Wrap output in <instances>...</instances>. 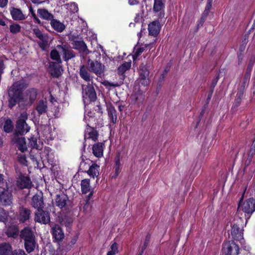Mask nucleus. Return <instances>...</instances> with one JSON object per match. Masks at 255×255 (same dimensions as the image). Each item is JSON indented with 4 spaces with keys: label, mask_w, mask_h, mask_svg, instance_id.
I'll return each instance as SVG.
<instances>
[{
    "label": "nucleus",
    "mask_w": 255,
    "mask_h": 255,
    "mask_svg": "<svg viewBox=\"0 0 255 255\" xmlns=\"http://www.w3.org/2000/svg\"><path fill=\"white\" fill-rule=\"evenodd\" d=\"M19 236L24 242L30 240L35 239L33 232L29 227H25L22 229L20 232Z\"/></svg>",
    "instance_id": "aec40b11"
},
{
    "label": "nucleus",
    "mask_w": 255,
    "mask_h": 255,
    "mask_svg": "<svg viewBox=\"0 0 255 255\" xmlns=\"http://www.w3.org/2000/svg\"><path fill=\"white\" fill-rule=\"evenodd\" d=\"M98 132L97 130L87 125L86 128L85 130L84 139H91L93 141H96L98 139Z\"/></svg>",
    "instance_id": "4be33fe9"
},
{
    "label": "nucleus",
    "mask_w": 255,
    "mask_h": 255,
    "mask_svg": "<svg viewBox=\"0 0 255 255\" xmlns=\"http://www.w3.org/2000/svg\"><path fill=\"white\" fill-rule=\"evenodd\" d=\"M51 27L57 32H62L65 28V25L57 19H53L50 21Z\"/></svg>",
    "instance_id": "7c9ffc66"
},
{
    "label": "nucleus",
    "mask_w": 255,
    "mask_h": 255,
    "mask_svg": "<svg viewBox=\"0 0 255 255\" xmlns=\"http://www.w3.org/2000/svg\"><path fill=\"white\" fill-rule=\"evenodd\" d=\"M47 104V102L43 100H40L37 102L35 109L38 116L47 113L48 111Z\"/></svg>",
    "instance_id": "b1692460"
},
{
    "label": "nucleus",
    "mask_w": 255,
    "mask_h": 255,
    "mask_svg": "<svg viewBox=\"0 0 255 255\" xmlns=\"http://www.w3.org/2000/svg\"><path fill=\"white\" fill-rule=\"evenodd\" d=\"M244 56L243 54L240 53L238 55V64H240L242 62Z\"/></svg>",
    "instance_id": "69168bd1"
},
{
    "label": "nucleus",
    "mask_w": 255,
    "mask_h": 255,
    "mask_svg": "<svg viewBox=\"0 0 255 255\" xmlns=\"http://www.w3.org/2000/svg\"><path fill=\"white\" fill-rule=\"evenodd\" d=\"M207 1H208V3L206 5L205 9V10L203 12V14L204 15V17H206L207 15L208 14L209 11L212 7V3L213 0H207Z\"/></svg>",
    "instance_id": "de8ad7c7"
},
{
    "label": "nucleus",
    "mask_w": 255,
    "mask_h": 255,
    "mask_svg": "<svg viewBox=\"0 0 255 255\" xmlns=\"http://www.w3.org/2000/svg\"><path fill=\"white\" fill-rule=\"evenodd\" d=\"M27 87V85L23 80L15 82L9 88L8 92V106L12 109L20 101L22 97L24 89Z\"/></svg>",
    "instance_id": "f257e3e1"
},
{
    "label": "nucleus",
    "mask_w": 255,
    "mask_h": 255,
    "mask_svg": "<svg viewBox=\"0 0 255 255\" xmlns=\"http://www.w3.org/2000/svg\"><path fill=\"white\" fill-rule=\"evenodd\" d=\"M72 45L74 49L79 51L80 56L83 59H85L87 55L91 52L83 40L75 41V43H73Z\"/></svg>",
    "instance_id": "6e6552de"
},
{
    "label": "nucleus",
    "mask_w": 255,
    "mask_h": 255,
    "mask_svg": "<svg viewBox=\"0 0 255 255\" xmlns=\"http://www.w3.org/2000/svg\"><path fill=\"white\" fill-rule=\"evenodd\" d=\"M59 51L57 49H53L50 52V58L55 61V62L62 63V60L59 55Z\"/></svg>",
    "instance_id": "79ce46f5"
},
{
    "label": "nucleus",
    "mask_w": 255,
    "mask_h": 255,
    "mask_svg": "<svg viewBox=\"0 0 255 255\" xmlns=\"http://www.w3.org/2000/svg\"><path fill=\"white\" fill-rule=\"evenodd\" d=\"M56 48L62 55L63 58L65 61L67 62L76 57L75 52L67 44H62L61 45H57Z\"/></svg>",
    "instance_id": "f03ea898"
},
{
    "label": "nucleus",
    "mask_w": 255,
    "mask_h": 255,
    "mask_svg": "<svg viewBox=\"0 0 255 255\" xmlns=\"http://www.w3.org/2000/svg\"><path fill=\"white\" fill-rule=\"evenodd\" d=\"M68 201V197L64 193L58 194L55 199L56 205L60 208L65 207Z\"/></svg>",
    "instance_id": "bb28decb"
},
{
    "label": "nucleus",
    "mask_w": 255,
    "mask_h": 255,
    "mask_svg": "<svg viewBox=\"0 0 255 255\" xmlns=\"http://www.w3.org/2000/svg\"><path fill=\"white\" fill-rule=\"evenodd\" d=\"M149 47H151V48H149V50H150L152 47L154 48V50L155 49V47L153 46V44H151L145 46V47H139L134 49V54L133 55V58L134 60L135 58H137L143 51H145V49H148Z\"/></svg>",
    "instance_id": "ea45409f"
},
{
    "label": "nucleus",
    "mask_w": 255,
    "mask_h": 255,
    "mask_svg": "<svg viewBox=\"0 0 255 255\" xmlns=\"http://www.w3.org/2000/svg\"><path fill=\"white\" fill-rule=\"evenodd\" d=\"M12 255H27L23 250H15L12 253Z\"/></svg>",
    "instance_id": "864d4df0"
},
{
    "label": "nucleus",
    "mask_w": 255,
    "mask_h": 255,
    "mask_svg": "<svg viewBox=\"0 0 255 255\" xmlns=\"http://www.w3.org/2000/svg\"><path fill=\"white\" fill-rule=\"evenodd\" d=\"M114 168H115V177H116L119 175V174L121 171V169H120V166H115Z\"/></svg>",
    "instance_id": "338daca9"
},
{
    "label": "nucleus",
    "mask_w": 255,
    "mask_h": 255,
    "mask_svg": "<svg viewBox=\"0 0 255 255\" xmlns=\"http://www.w3.org/2000/svg\"><path fill=\"white\" fill-rule=\"evenodd\" d=\"M100 166L96 163H93L86 171L88 174L91 177L95 178L99 174Z\"/></svg>",
    "instance_id": "f704fd0d"
},
{
    "label": "nucleus",
    "mask_w": 255,
    "mask_h": 255,
    "mask_svg": "<svg viewBox=\"0 0 255 255\" xmlns=\"http://www.w3.org/2000/svg\"><path fill=\"white\" fill-rule=\"evenodd\" d=\"M29 12L30 13H31L32 17H34L35 16H36V14L34 12V11L32 8V7L31 6H29Z\"/></svg>",
    "instance_id": "774afa93"
},
{
    "label": "nucleus",
    "mask_w": 255,
    "mask_h": 255,
    "mask_svg": "<svg viewBox=\"0 0 255 255\" xmlns=\"http://www.w3.org/2000/svg\"><path fill=\"white\" fill-rule=\"evenodd\" d=\"M8 3V0H0V7H5Z\"/></svg>",
    "instance_id": "680f3d73"
},
{
    "label": "nucleus",
    "mask_w": 255,
    "mask_h": 255,
    "mask_svg": "<svg viewBox=\"0 0 255 255\" xmlns=\"http://www.w3.org/2000/svg\"><path fill=\"white\" fill-rule=\"evenodd\" d=\"M251 77V69L248 68L246 72L245 73L241 85L239 88V91L237 94V96L241 99V97L243 96V94L246 88L248 87L250 79Z\"/></svg>",
    "instance_id": "1a4fd4ad"
},
{
    "label": "nucleus",
    "mask_w": 255,
    "mask_h": 255,
    "mask_svg": "<svg viewBox=\"0 0 255 255\" xmlns=\"http://www.w3.org/2000/svg\"><path fill=\"white\" fill-rule=\"evenodd\" d=\"M165 74H161L159 78V79H158V82H157V85L159 86H161L162 85V83L163 82H164V80H165Z\"/></svg>",
    "instance_id": "4d7b16f0"
},
{
    "label": "nucleus",
    "mask_w": 255,
    "mask_h": 255,
    "mask_svg": "<svg viewBox=\"0 0 255 255\" xmlns=\"http://www.w3.org/2000/svg\"><path fill=\"white\" fill-rule=\"evenodd\" d=\"M12 247L9 243L0 244V255H11Z\"/></svg>",
    "instance_id": "72a5a7b5"
},
{
    "label": "nucleus",
    "mask_w": 255,
    "mask_h": 255,
    "mask_svg": "<svg viewBox=\"0 0 255 255\" xmlns=\"http://www.w3.org/2000/svg\"><path fill=\"white\" fill-rule=\"evenodd\" d=\"M128 3L131 5H135L138 3L139 0H128Z\"/></svg>",
    "instance_id": "0e129e2a"
},
{
    "label": "nucleus",
    "mask_w": 255,
    "mask_h": 255,
    "mask_svg": "<svg viewBox=\"0 0 255 255\" xmlns=\"http://www.w3.org/2000/svg\"><path fill=\"white\" fill-rule=\"evenodd\" d=\"M5 234L9 238H17L19 235V230L17 226L12 225L8 227L5 231Z\"/></svg>",
    "instance_id": "c85d7f7f"
},
{
    "label": "nucleus",
    "mask_w": 255,
    "mask_h": 255,
    "mask_svg": "<svg viewBox=\"0 0 255 255\" xmlns=\"http://www.w3.org/2000/svg\"><path fill=\"white\" fill-rule=\"evenodd\" d=\"M79 75L80 77L87 82H93V76L89 72L88 68L84 65L80 66Z\"/></svg>",
    "instance_id": "6ab92c4d"
},
{
    "label": "nucleus",
    "mask_w": 255,
    "mask_h": 255,
    "mask_svg": "<svg viewBox=\"0 0 255 255\" xmlns=\"http://www.w3.org/2000/svg\"><path fill=\"white\" fill-rule=\"evenodd\" d=\"M87 64L90 70L97 75H101L105 72V66L98 61H93L89 59Z\"/></svg>",
    "instance_id": "39448f33"
},
{
    "label": "nucleus",
    "mask_w": 255,
    "mask_h": 255,
    "mask_svg": "<svg viewBox=\"0 0 255 255\" xmlns=\"http://www.w3.org/2000/svg\"><path fill=\"white\" fill-rule=\"evenodd\" d=\"M90 180L85 179L81 181V191L83 194H86L90 191Z\"/></svg>",
    "instance_id": "58836bf2"
},
{
    "label": "nucleus",
    "mask_w": 255,
    "mask_h": 255,
    "mask_svg": "<svg viewBox=\"0 0 255 255\" xmlns=\"http://www.w3.org/2000/svg\"><path fill=\"white\" fill-rule=\"evenodd\" d=\"M16 131L15 133L23 135L29 131L30 127L23 119H19L16 125Z\"/></svg>",
    "instance_id": "dca6fc26"
},
{
    "label": "nucleus",
    "mask_w": 255,
    "mask_h": 255,
    "mask_svg": "<svg viewBox=\"0 0 255 255\" xmlns=\"http://www.w3.org/2000/svg\"><path fill=\"white\" fill-rule=\"evenodd\" d=\"M13 129V125L10 119H7L4 122L3 126V130L6 133L11 132Z\"/></svg>",
    "instance_id": "a19ab883"
},
{
    "label": "nucleus",
    "mask_w": 255,
    "mask_h": 255,
    "mask_svg": "<svg viewBox=\"0 0 255 255\" xmlns=\"http://www.w3.org/2000/svg\"><path fill=\"white\" fill-rule=\"evenodd\" d=\"M19 236L24 242L30 240L35 239L33 232L29 227H25L22 229L20 232Z\"/></svg>",
    "instance_id": "412c9836"
},
{
    "label": "nucleus",
    "mask_w": 255,
    "mask_h": 255,
    "mask_svg": "<svg viewBox=\"0 0 255 255\" xmlns=\"http://www.w3.org/2000/svg\"><path fill=\"white\" fill-rule=\"evenodd\" d=\"M26 94L29 98L30 102L33 103L37 97V90L34 88H30L27 90Z\"/></svg>",
    "instance_id": "37998d69"
},
{
    "label": "nucleus",
    "mask_w": 255,
    "mask_h": 255,
    "mask_svg": "<svg viewBox=\"0 0 255 255\" xmlns=\"http://www.w3.org/2000/svg\"><path fill=\"white\" fill-rule=\"evenodd\" d=\"M90 160L89 159H86L84 160L83 158H82V161L79 165V169L82 172H86L89 169V167L91 166L89 162Z\"/></svg>",
    "instance_id": "c03bdc74"
},
{
    "label": "nucleus",
    "mask_w": 255,
    "mask_h": 255,
    "mask_svg": "<svg viewBox=\"0 0 255 255\" xmlns=\"http://www.w3.org/2000/svg\"><path fill=\"white\" fill-rule=\"evenodd\" d=\"M5 68V66L2 60L0 59V75L3 72V70Z\"/></svg>",
    "instance_id": "e2e57ef3"
},
{
    "label": "nucleus",
    "mask_w": 255,
    "mask_h": 255,
    "mask_svg": "<svg viewBox=\"0 0 255 255\" xmlns=\"http://www.w3.org/2000/svg\"><path fill=\"white\" fill-rule=\"evenodd\" d=\"M68 38H69V40L72 42V43H71L72 45H73V43H75V41H78V40L77 39L78 37L73 34L69 35Z\"/></svg>",
    "instance_id": "13d9d810"
},
{
    "label": "nucleus",
    "mask_w": 255,
    "mask_h": 255,
    "mask_svg": "<svg viewBox=\"0 0 255 255\" xmlns=\"http://www.w3.org/2000/svg\"><path fill=\"white\" fill-rule=\"evenodd\" d=\"M37 13L40 18L47 20L51 21L54 17L53 15L45 8H38Z\"/></svg>",
    "instance_id": "2f4dec72"
},
{
    "label": "nucleus",
    "mask_w": 255,
    "mask_h": 255,
    "mask_svg": "<svg viewBox=\"0 0 255 255\" xmlns=\"http://www.w3.org/2000/svg\"><path fill=\"white\" fill-rule=\"evenodd\" d=\"M6 214L4 211L0 208V221H3L5 219Z\"/></svg>",
    "instance_id": "bf43d9fd"
},
{
    "label": "nucleus",
    "mask_w": 255,
    "mask_h": 255,
    "mask_svg": "<svg viewBox=\"0 0 255 255\" xmlns=\"http://www.w3.org/2000/svg\"><path fill=\"white\" fill-rule=\"evenodd\" d=\"M29 144L33 148H38V145L37 144V139L36 138L33 137H30L29 139Z\"/></svg>",
    "instance_id": "09e8293b"
},
{
    "label": "nucleus",
    "mask_w": 255,
    "mask_h": 255,
    "mask_svg": "<svg viewBox=\"0 0 255 255\" xmlns=\"http://www.w3.org/2000/svg\"><path fill=\"white\" fill-rule=\"evenodd\" d=\"M241 208L245 213L250 215L252 214L255 211V199L250 198L247 200Z\"/></svg>",
    "instance_id": "ddd939ff"
},
{
    "label": "nucleus",
    "mask_w": 255,
    "mask_h": 255,
    "mask_svg": "<svg viewBox=\"0 0 255 255\" xmlns=\"http://www.w3.org/2000/svg\"><path fill=\"white\" fill-rule=\"evenodd\" d=\"M149 34L153 36H155L158 34L160 32V23L158 21H154L148 25Z\"/></svg>",
    "instance_id": "393cba45"
},
{
    "label": "nucleus",
    "mask_w": 255,
    "mask_h": 255,
    "mask_svg": "<svg viewBox=\"0 0 255 255\" xmlns=\"http://www.w3.org/2000/svg\"><path fill=\"white\" fill-rule=\"evenodd\" d=\"M10 12L12 19L14 20H22L26 18L25 16L19 8L11 7Z\"/></svg>",
    "instance_id": "a878e982"
},
{
    "label": "nucleus",
    "mask_w": 255,
    "mask_h": 255,
    "mask_svg": "<svg viewBox=\"0 0 255 255\" xmlns=\"http://www.w3.org/2000/svg\"><path fill=\"white\" fill-rule=\"evenodd\" d=\"M85 203L83 206V210L85 212H87L90 210L91 205L88 200H85Z\"/></svg>",
    "instance_id": "603ef678"
},
{
    "label": "nucleus",
    "mask_w": 255,
    "mask_h": 255,
    "mask_svg": "<svg viewBox=\"0 0 255 255\" xmlns=\"http://www.w3.org/2000/svg\"><path fill=\"white\" fill-rule=\"evenodd\" d=\"M11 192L8 189H3L0 191V204L3 205H10L12 203Z\"/></svg>",
    "instance_id": "9b49d317"
},
{
    "label": "nucleus",
    "mask_w": 255,
    "mask_h": 255,
    "mask_svg": "<svg viewBox=\"0 0 255 255\" xmlns=\"http://www.w3.org/2000/svg\"><path fill=\"white\" fill-rule=\"evenodd\" d=\"M24 248L28 253L32 252L36 245V239L30 240L24 242Z\"/></svg>",
    "instance_id": "4c0bfd02"
},
{
    "label": "nucleus",
    "mask_w": 255,
    "mask_h": 255,
    "mask_svg": "<svg viewBox=\"0 0 255 255\" xmlns=\"http://www.w3.org/2000/svg\"><path fill=\"white\" fill-rule=\"evenodd\" d=\"M165 0H154L153 9L155 12H159V18L162 19L164 17V8Z\"/></svg>",
    "instance_id": "2eb2a0df"
},
{
    "label": "nucleus",
    "mask_w": 255,
    "mask_h": 255,
    "mask_svg": "<svg viewBox=\"0 0 255 255\" xmlns=\"http://www.w3.org/2000/svg\"><path fill=\"white\" fill-rule=\"evenodd\" d=\"M150 239V234H148L146 236V238L144 242L143 245L142 247V251H144V250L146 249V248L147 247V246L149 242Z\"/></svg>",
    "instance_id": "3c124183"
},
{
    "label": "nucleus",
    "mask_w": 255,
    "mask_h": 255,
    "mask_svg": "<svg viewBox=\"0 0 255 255\" xmlns=\"http://www.w3.org/2000/svg\"><path fill=\"white\" fill-rule=\"evenodd\" d=\"M103 146L104 143L102 142H98L94 144L93 146V153L97 157H101L103 155Z\"/></svg>",
    "instance_id": "c756f323"
},
{
    "label": "nucleus",
    "mask_w": 255,
    "mask_h": 255,
    "mask_svg": "<svg viewBox=\"0 0 255 255\" xmlns=\"http://www.w3.org/2000/svg\"><path fill=\"white\" fill-rule=\"evenodd\" d=\"M205 17H204V15H203L200 20L198 21L196 26L197 30H198L199 28L202 26V25H203V23L205 22Z\"/></svg>",
    "instance_id": "5fc2aeb1"
},
{
    "label": "nucleus",
    "mask_w": 255,
    "mask_h": 255,
    "mask_svg": "<svg viewBox=\"0 0 255 255\" xmlns=\"http://www.w3.org/2000/svg\"><path fill=\"white\" fill-rule=\"evenodd\" d=\"M18 161L22 164L26 165L27 160L25 155H21L18 158Z\"/></svg>",
    "instance_id": "6e6d98bb"
},
{
    "label": "nucleus",
    "mask_w": 255,
    "mask_h": 255,
    "mask_svg": "<svg viewBox=\"0 0 255 255\" xmlns=\"http://www.w3.org/2000/svg\"><path fill=\"white\" fill-rule=\"evenodd\" d=\"M243 226L238 223L234 224L232 228L231 235L233 238L237 241L243 239Z\"/></svg>",
    "instance_id": "9d476101"
},
{
    "label": "nucleus",
    "mask_w": 255,
    "mask_h": 255,
    "mask_svg": "<svg viewBox=\"0 0 255 255\" xmlns=\"http://www.w3.org/2000/svg\"><path fill=\"white\" fill-rule=\"evenodd\" d=\"M83 98L88 99L90 102L95 101L97 94L92 84L88 83L87 85H82Z\"/></svg>",
    "instance_id": "423d86ee"
},
{
    "label": "nucleus",
    "mask_w": 255,
    "mask_h": 255,
    "mask_svg": "<svg viewBox=\"0 0 255 255\" xmlns=\"http://www.w3.org/2000/svg\"><path fill=\"white\" fill-rule=\"evenodd\" d=\"M31 210L22 205L19 207L17 212V219L21 223H26L31 218Z\"/></svg>",
    "instance_id": "20e7f679"
},
{
    "label": "nucleus",
    "mask_w": 255,
    "mask_h": 255,
    "mask_svg": "<svg viewBox=\"0 0 255 255\" xmlns=\"http://www.w3.org/2000/svg\"><path fill=\"white\" fill-rule=\"evenodd\" d=\"M33 33L35 35L40 41L37 43L40 47L44 48L48 44L47 36L43 34L39 28H34L33 29Z\"/></svg>",
    "instance_id": "f3484780"
},
{
    "label": "nucleus",
    "mask_w": 255,
    "mask_h": 255,
    "mask_svg": "<svg viewBox=\"0 0 255 255\" xmlns=\"http://www.w3.org/2000/svg\"><path fill=\"white\" fill-rule=\"evenodd\" d=\"M61 63L58 62H50L49 68L51 75L54 78H58L61 75L63 71Z\"/></svg>",
    "instance_id": "4468645a"
},
{
    "label": "nucleus",
    "mask_w": 255,
    "mask_h": 255,
    "mask_svg": "<svg viewBox=\"0 0 255 255\" xmlns=\"http://www.w3.org/2000/svg\"><path fill=\"white\" fill-rule=\"evenodd\" d=\"M108 116L111 122L113 124H116L117 122V111L113 106H110L108 108Z\"/></svg>",
    "instance_id": "e433bc0d"
},
{
    "label": "nucleus",
    "mask_w": 255,
    "mask_h": 255,
    "mask_svg": "<svg viewBox=\"0 0 255 255\" xmlns=\"http://www.w3.org/2000/svg\"><path fill=\"white\" fill-rule=\"evenodd\" d=\"M19 134L14 133L12 138V141L17 144V146L18 149L21 152H23L27 149L26 142L25 138L23 137H19Z\"/></svg>",
    "instance_id": "5701e85b"
},
{
    "label": "nucleus",
    "mask_w": 255,
    "mask_h": 255,
    "mask_svg": "<svg viewBox=\"0 0 255 255\" xmlns=\"http://www.w3.org/2000/svg\"><path fill=\"white\" fill-rule=\"evenodd\" d=\"M151 65L149 63H142L140 66L139 76L147 77L149 76V69Z\"/></svg>",
    "instance_id": "c9c22d12"
},
{
    "label": "nucleus",
    "mask_w": 255,
    "mask_h": 255,
    "mask_svg": "<svg viewBox=\"0 0 255 255\" xmlns=\"http://www.w3.org/2000/svg\"><path fill=\"white\" fill-rule=\"evenodd\" d=\"M111 250L118 253V246L116 242H114L111 246Z\"/></svg>",
    "instance_id": "052dcab7"
},
{
    "label": "nucleus",
    "mask_w": 255,
    "mask_h": 255,
    "mask_svg": "<svg viewBox=\"0 0 255 255\" xmlns=\"http://www.w3.org/2000/svg\"><path fill=\"white\" fill-rule=\"evenodd\" d=\"M31 181L30 179L27 177H22L19 178L18 180V186L21 189L29 188L31 187Z\"/></svg>",
    "instance_id": "473e14b6"
},
{
    "label": "nucleus",
    "mask_w": 255,
    "mask_h": 255,
    "mask_svg": "<svg viewBox=\"0 0 255 255\" xmlns=\"http://www.w3.org/2000/svg\"><path fill=\"white\" fill-rule=\"evenodd\" d=\"M139 82L141 85L144 86H147L149 83V80L148 77H140L139 76Z\"/></svg>",
    "instance_id": "8fccbe9b"
},
{
    "label": "nucleus",
    "mask_w": 255,
    "mask_h": 255,
    "mask_svg": "<svg viewBox=\"0 0 255 255\" xmlns=\"http://www.w3.org/2000/svg\"><path fill=\"white\" fill-rule=\"evenodd\" d=\"M49 213L43 209L37 210L34 214V221L40 224H46L50 222Z\"/></svg>",
    "instance_id": "0eeeda50"
},
{
    "label": "nucleus",
    "mask_w": 255,
    "mask_h": 255,
    "mask_svg": "<svg viewBox=\"0 0 255 255\" xmlns=\"http://www.w3.org/2000/svg\"><path fill=\"white\" fill-rule=\"evenodd\" d=\"M10 32L13 34H16L21 30V26L17 23H13L9 26Z\"/></svg>",
    "instance_id": "a18cd8bd"
},
{
    "label": "nucleus",
    "mask_w": 255,
    "mask_h": 255,
    "mask_svg": "<svg viewBox=\"0 0 255 255\" xmlns=\"http://www.w3.org/2000/svg\"><path fill=\"white\" fill-rule=\"evenodd\" d=\"M32 206L38 210L44 208V204L43 199V195L42 193L35 194L32 198Z\"/></svg>",
    "instance_id": "a211bd4d"
},
{
    "label": "nucleus",
    "mask_w": 255,
    "mask_h": 255,
    "mask_svg": "<svg viewBox=\"0 0 255 255\" xmlns=\"http://www.w3.org/2000/svg\"><path fill=\"white\" fill-rule=\"evenodd\" d=\"M51 234L54 241L57 243L62 241L65 237L63 231L59 225H55L51 229Z\"/></svg>",
    "instance_id": "f8f14e48"
},
{
    "label": "nucleus",
    "mask_w": 255,
    "mask_h": 255,
    "mask_svg": "<svg viewBox=\"0 0 255 255\" xmlns=\"http://www.w3.org/2000/svg\"><path fill=\"white\" fill-rule=\"evenodd\" d=\"M131 66L130 63L126 62L123 64L121 66H120L118 68V72L120 74H123L127 70H128Z\"/></svg>",
    "instance_id": "49530a36"
},
{
    "label": "nucleus",
    "mask_w": 255,
    "mask_h": 255,
    "mask_svg": "<svg viewBox=\"0 0 255 255\" xmlns=\"http://www.w3.org/2000/svg\"><path fill=\"white\" fill-rule=\"evenodd\" d=\"M239 250V246L234 241L224 243L222 246V251L225 255H238Z\"/></svg>",
    "instance_id": "7ed1b4c3"
},
{
    "label": "nucleus",
    "mask_w": 255,
    "mask_h": 255,
    "mask_svg": "<svg viewBox=\"0 0 255 255\" xmlns=\"http://www.w3.org/2000/svg\"><path fill=\"white\" fill-rule=\"evenodd\" d=\"M144 100V95L140 90L135 92L131 95V102L134 104L142 103Z\"/></svg>",
    "instance_id": "cd10ccee"
}]
</instances>
